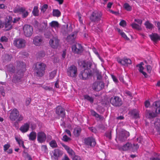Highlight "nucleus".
<instances>
[{"mask_svg":"<svg viewBox=\"0 0 160 160\" xmlns=\"http://www.w3.org/2000/svg\"><path fill=\"white\" fill-rule=\"evenodd\" d=\"M16 62V69L18 71L16 75L13 76L12 82L17 84L19 83L21 84L23 80V77L25 67V64L21 61H18Z\"/></svg>","mask_w":160,"mask_h":160,"instance_id":"nucleus-1","label":"nucleus"},{"mask_svg":"<svg viewBox=\"0 0 160 160\" xmlns=\"http://www.w3.org/2000/svg\"><path fill=\"white\" fill-rule=\"evenodd\" d=\"M52 13L53 15L55 17H59L61 15L60 12L58 9L53 10Z\"/></svg>","mask_w":160,"mask_h":160,"instance_id":"nucleus-41","label":"nucleus"},{"mask_svg":"<svg viewBox=\"0 0 160 160\" xmlns=\"http://www.w3.org/2000/svg\"><path fill=\"white\" fill-rule=\"evenodd\" d=\"M62 140L65 142H68L71 140L70 138L68 137L66 135H64L63 136Z\"/></svg>","mask_w":160,"mask_h":160,"instance_id":"nucleus-52","label":"nucleus"},{"mask_svg":"<svg viewBox=\"0 0 160 160\" xmlns=\"http://www.w3.org/2000/svg\"><path fill=\"white\" fill-rule=\"evenodd\" d=\"M62 146L65 149L67 150V152L70 149L69 147L65 145L64 144H62Z\"/></svg>","mask_w":160,"mask_h":160,"instance_id":"nucleus-63","label":"nucleus"},{"mask_svg":"<svg viewBox=\"0 0 160 160\" xmlns=\"http://www.w3.org/2000/svg\"><path fill=\"white\" fill-rule=\"evenodd\" d=\"M57 72V71L56 70H54L50 73L49 77L50 79H52L54 78Z\"/></svg>","mask_w":160,"mask_h":160,"instance_id":"nucleus-48","label":"nucleus"},{"mask_svg":"<svg viewBox=\"0 0 160 160\" xmlns=\"http://www.w3.org/2000/svg\"><path fill=\"white\" fill-rule=\"evenodd\" d=\"M132 115L135 118H137L139 117V114L138 111L134 109L132 111H131Z\"/></svg>","mask_w":160,"mask_h":160,"instance_id":"nucleus-39","label":"nucleus"},{"mask_svg":"<svg viewBox=\"0 0 160 160\" xmlns=\"http://www.w3.org/2000/svg\"><path fill=\"white\" fill-rule=\"evenodd\" d=\"M104 83L101 81H97L93 83L92 85L93 89L96 91H99L104 88Z\"/></svg>","mask_w":160,"mask_h":160,"instance_id":"nucleus-10","label":"nucleus"},{"mask_svg":"<svg viewBox=\"0 0 160 160\" xmlns=\"http://www.w3.org/2000/svg\"><path fill=\"white\" fill-rule=\"evenodd\" d=\"M7 71L12 73L14 72L15 70V68L12 64H9L7 66Z\"/></svg>","mask_w":160,"mask_h":160,"instance_id":"nucleus-32","label":"nucleus"},{"mask_svg":"<svg viewBox=\"0 0 160 160\" xmlns=\"http://www.w3.org/2000/svg\"><path fill=\"white\" fill-rule=\"evenodd\" d=\"M117 61L119 63L123 65H125L128 64H131L132 62L131 61L130 59L126 58H123V59H121L118 58L117 59Z\"/></svg>","mask_w":160,"mask_h":160,"instance_id":"nucleus-21","label":"nucleus"},{"mask_svg":"<svg viewBox=\"0 0 160 160\" xmlns=\"http://www.w3.org/2000/svg\"><path fill=\"white\" fill-rule=\"evenodd\" d=\"M42 150L45 152H46L48 151L47 146L46 145H42L41 147Z\"/></svg>","mask_w":160,"mask_h":160,"instance_id":"nucleus-57","label":"nucleus"},{"mask_svg":"<svg viewBox=\"0 0 160 160\" xmlns=\"http://www.w3.org/2000/svg\"><path fill=\"white\" fill-rule=\"evenodd\" d=\"M72 48L73 52L78 53H81L82 49V46L79 43L73 45Z\"/></svg>","mask_w":160,"mask_h":160,"instance_id":"nucleus-20","label":"nucleus"},{"mask_svg":"<svg viewBox=\"0 0 160 160\" xmlns=\"http://www.w3.org/2000/svg\"><path fill=\"white\" fill-rule=\"evenodd\" d=\"M77 32H74L72 33L70 35L68 36L67 38L68 42L72 41L76 38L77 35Z\"/></svg>","mask_w":160,"mask_h":160,"instance_id":"nucleus-30","label":"nucleus"},{"mask_svg":"<svg viewBox=\"0 0 160 160\" xmlns=\"http://www.w3.org/2000/svg\"><path fill=\"white\" fill-rule=\"evenodd\" d=\"M119 25L123 27H124L126 26V22L124 20H122L120 22Z\"/></svg>","mask_w":160,"mask_h":160,"instance_id":"nucleus-53","label":"nucleus"},{"mask_svg":"<svg viewBox=\"0 0 160 160\" xmlns=\"http://www.w3.org/2000/svg\"><path fill=\"white\" fill-rule=\"evenodd\" d=\"M109 102L114 107H119L122 103L120 98L118 97L114 96L112 97L109 99Z\"/></svg>","mask_w":160,"mask_h":160,"instance_id":"nucleus-6","label":"nucleus"},{"mask_svg":"<svg viewBox=\"0 0 160 160\" xmlns=\"http://www.w3.org/2000/svg\"><path fill=\"white\" fill-rule=\"evenodd\" d=\"M129 136V133L128 132L124 130H121L119 134L118 139L121 142L125 141L128 137Z\"/></svg>","mask_w":160,"mask_h":160,"instance_id":"nucleus-11","label":"nucleus"},{"mask_svg":"<svg viewBox=\"0 0 160 160\" xmlns=\"http://www.w3.org/2000/svg\"><path fill=\"white\" fill-rule=\"evenodd\" d=\"M68 75L72 78H75L77 75V68L74 65H72L69 67L67 69Z\"/></svg>","mask_w":160,"mask_h":160,"instance_id":"nucleus-8","label":"nucleus"},{"mask_svg":"<svg viewBox=\"0 0 160 160\" xmlns=\"http://www.w3.org/2000/svg\"><path fill=\"white\" fill-rule=\"evenodd\" d=\"M102 14L100 12L94 11L91 14L90 17L91 21L93 22H97L100 20Z\"/></svg>","mask_w":160,"mask_h":160,"instance_id":"nucleus-5","label":"nucleus"},{"mask_svg":"<svg viewBox=\"0 0 160 160\" xmlns=\"http://www.w3.org/2000/svg\"><path fill=\"white\" fill-rule=\"evenodd\" d=\"M49 145L52 148H56L58 147V146L56 141L55 140H53L51 141L49 143Z\"/></svg>","mask_w":160,"mask_h":160,"instance_id":"nucleus-36","label":"nucleus"},{"mask_svg":"<svg viewBox=\"0 0 160 160\" xmlns=\"http://www.w3.org/2000/svg\"><path fill=\"white\" fill-rule=\"evenodd\" d=\"M139 146L138 144H133V146L132 145L131 150L133 152L137 150Z\"/></svg>","mask_w":160,"mask_h":160,"instance_id":"nucleus-50","label":"nucleus"},{"mask_svg":"<svg viewBox=\"0 0 160 160\" xmlns=\"http://www.w3.org/2000/svg\"><path fill=\"white\" fill-rule=\"evenodd\" d=\"M83 67L85 68L79 74V77L83 80H86L92 75V67L93 64L90 61H83L82 63Z\"/></svg>","mask_w":160,"mask_h":160,"instance_id":"nucleus-2","label":"nucleus"},{"mask_svg":"<svg viewBox=\"0 0 160 160\" xmlns=\"http://www.w3.org/2000/svg\"><path fill=\"white\" fill-rule=\"evenodd\" d=\"M48 8V6L47 4H45L43 5L41 8V11L43 13L46 11V9Z\"/></svg>","mask_w":160,"mask_h":160,"instance_id":"nucleus-51","label":"nucleus"},{"mask_svg":"<svg viewBox=\"0 0 160 160\" xmlns=\"http://www.w3.org/2000/svg\"><path fill=\"white\" fill-rule=\"evenodd\" d=\"M56 113L58 115L63 118L65 116V109L61 106H58L56 108Z\"/></svg>","mask_w":160,"mask_h":160,"instance_id":"nucleus-18","label":"nucleus"},{"mask_svg":"<svg viewBox=\"0 0 160 160\" xmlns=\"http://www.w3.org/2000/svg\"><path fill=\"white\" fill-rule=\"evenodd\" d=\"M23 156L25 158V160H32L31 157L25 151L23 152Z\"/></svg>","mask_w":160,"mask_h":160,"instance_id":"nucleus-38","label":"nucleus"},{"mask_svg":"<svg viewBox=\"0 0 160 160\" xmlns=\"http://www.w3.org/2000/svg\"><path fill=\"white\" fill-rule=\"evenodd\" d=\"M44 35L46 38H50L52 36L50 31L49 30H46L44 33Z\"/></svg>","mask_w":160,"mask_h":160,"instance_id":"nucleus-43","label":"nucleus"},{"mask_svg":"<svg viewBox=\"0 0 160 160\" xmlns=\"http://www.w3.org/2000/svg\"><path fill=\"white\" fill-rule=\"evenodd\" d=\"M28 12L27 11H25L22 14V17L23 18H26L28 16Z\"/></svg>","mask_w":160,"mask_h":160,"instance_id":"nucleus-59","label":"nucleus"},{"mask_svg":"<svg viewBox=\"0 0 160 160\" xmlns=\"http://www.w3.org/2000/svg\"><path fill=\"white\" fill-rule=\"evenodd\" d=\"M33 42L35 46H39L43 43V38L40 36H37L34 37L33 38Z\"/></svg>","mask_w":160,"mask_h":160,"instance_id":"nucleus-13","label":"nucleus"},{"mask_svg":"<svg viewBox=\"0 0 160 160\" xmlns=\"http://www.w3.org/2000/svg\"><path fill=\"white\" fill-rule=\"evenodd\" d=\"M25 11V9L23 8H18L16 10V12L22 13V14Z\"/></svg>","mask_w":160,"mask_h":160,"instance_id":"nucleus-47","label":"nucleus"},{"mask_svg":"<svg viewBox=\"0 0 160 160\" xmlns=\"http://www.w3.org/2000/svg\"><path fill=\"white\" fill-rule=\"evenodd\" d=\"M105 135L106 137H108L109 139H111V132H106L105 134Z\"/></svg>","mask_w":160,"mask_h":160,"instance_id":"nucleus-60","label":"nucleus"},{"mask_svg":"<svg viewBox=\"0 0 160 160\" xmlns=\"http://www.w3.org/2000/svg\"><path fill=\"white\" fill-rule=\"evenodd\" d=\"M152 108L155 110V112L158 114H160V101H157L153 102Z\"/></svg>","mask_w":160,"mask_h":160,"instance_id":"nucleus-19","label":"nucleus"},{"mask_svg":"<svg viewBox=\"0 0 160 160\" xmlns=\"http://www.w3.org/2000/svg\"><path fill=\"white\" fill-rule=\"evenodd\" d=\"M81 131V129L80 128L75 129L73 131L74 136L76 137H78L80 135Z\"/></svg>","mask_w":160,"mask_h":160,"instance_id":"nucleus-33","label":"nucleus"},{"mask_svg":"<svg viewBox=\"0 0 160 160\" xmlns=\"http://www.w3.org/2000/svg\"><path fill=\"white\" fill-rule=\"evenodd\" d=\"M46 65L42 63L38 62L34 68V73L36 76L41 77L44 73Z\"/></svg>","mask_w":160,"mask_h":160,"instance_id":"nucleus-4","label":"nucleus"},{"mask_svg":"<svg viewBox=\"0 0 160 160\" xmlns=\"http://www.w3.org/2000/svg\"><path fill=\"white\" fill-rule=\"evenodd\" d=\"M31 102V99L30 98H28L27 99L26 101V105L28 106V105Z\"/></svg>","mask_w":160,"mask_h":160,"instance_id":"nucleus-62","label":"nucleus"},{"mask_svg":"<svg viewBox=\"0 0 160 160\" xmlns=\"http://www.w3.org/2000/svg\"><path fill=\"white\" fill-rule=\"evenodd\" d=\"M12 21V18L9 16V19L6 22L5 24V28L6 31H9L12 28V25L11 24Z\"/></svg>","mask_w":160,"mask_h":160,"instance_id":"nucleus-22","label":"nucleus"},{"mask_svg":"<svg viewBox=\"0 0 160 160\" xmlns=\"http://www.w3.org/2000/svg\"><path fill=\"white\" fill-rule=\"evenodd\" d=\"M84 99L88 101L91 103H92L93 102L94 99L91 97H90L88 95H85L84 96Z\"/></svg>","mask_w":160,"mask_h":160,"instance_id":"nucleus-34","label":"nucleus"},{"mask_svg":"<svg viewBox=\"0 0 160 160\" xmlns=\"http://www.w3.org/2000/svg\"><path fill=\"white\" fill-rule=\"evenodd\" d=\"M49 44L53 48H57L59 45V41L57 37H53L49 41Z\"/></svg>","mask_w":160,"mask_h":160,"instance_id":"nucleus-16","label":"nucleus"},{"mask_svg":"<svg viewBox=\"0 0 160 160\" xmlns=\"http://www.w3.org/2000/svg\"><path fill=\"white\" fill-rule=\"evenodd\" d=\"M67 152L71 156L72 158L75 155V152L71 148Z\"/></svg>","mask_w":160,"mask_h":160,"instance_id":"nucleus-49","label":"nucleus"},{"mask_svg":"<svg viewBox=\"0 0 160 160\" xmlns=\"http://www.w3.org/2000/svg\"><path fill=\"white\" fill-rule=\"evenodd\" d=\"M122 37H123L124 38L126 39L127 40H129V38L123 32L121 33L120 34Z\"/></svg>","mask_w":160,"mask_h":160,"instance_id":"nucleus-61","label":"nucleus"},{"mask_svg":"<svg viewBox=\"0 0 160 160\" xmlns=\"http://www.w3.org/2000/svg\"><path fill=\"white\" fill-rule=\"evenodd\" d=\"M37 139L38 142L40 143L44 142L47 139L46 134L43 132H38L37 134Z\"/></svg>","mask_w":160,"mask_h":160,"instance_id":"nucleus-12","label":"nucleus"},{"mask_svg":"<svg viewBox=\"0 0 160 160\" xmlns=\"http://www.w3.org/2000/svg\"><path fill=\"white\" fill-rule=\"evenodd\" d=\"M72 160H82L80 157L76 155L72 157Z\"/></svg>","mask_w":160,"mask_h":160,"instance_id":"nucleus-58","label":"nucleus"},{"mask_svg":"<svg viewBox=\"0 0 160 160\" xmlns=\"http://www.w3.org/2000/svg\"><path fill=\"white\" fill-rule=\"evenodd\" d=\"M132 148V144L129 142H128L121 147L119 148L120 150H122L123 151H126L130 150H131Z\"/></svg>","mask_w":160,"mask_h":160,"instance_id":"nucleus-25","label":"nucleus"},{"mask_svg":"<svg viewBox=\"0 0 160 160\" xmlns=\"http://www.w3.org/2000/svg\"><path fill=\"white\" fill-rule=\"evenodd\" d=\"M0 41L1 42H7L8 41V39L5 36H2L1 38Z\"/></svg>","mask_w":160,"mask_h":160,"instance_id":"nucleus-55","label":"nucleus"},{"mask_svg":"<svg viewBox=\"0 0 160 160\" xmlns=\"http://www.w3.org/2000/svg\"><path fill=\"white\" fill-rule=\"evenodd\" d=\"M50 26L52 28H58L59 26V23L57 21H52L49 23Z\"/></svg>","mask_w":160,"mask_h":160,"instance_id":"nucleus-37","label":"nucleus"},{"mask_svg":"<svg viewBox=\"0 0 160 160\" xmlns=\"http://www.w3.org/2000/svg\"><path fill=\"white\" fill-rule=\"evenodd\" d=\"M132 28L135 29L140 30L142 29L141 25H139L136 23H133L131 25Z\"/></svg>","mask_w":160,"mask_h":160,"instance_id":"nucleus-40","label":"nucleus"},{"mask_svg":"<svg viewBox=\"0 0 160 160\" xmlns=\"http://www.w3.org/2000/svg\"><path fill=\"white\" fill-rule=\"evenodd\" d=\"M15 139L18 142L19 145L22 146L24 148H25V147L24 145V142L22 140L20 139H18V138L16 137L15 138Z\"/></svg>","mask_w":160,"mask_h":160,"instance_id":"nucleus-44","label":"nucleus"},{"mask_svg":"<svg viewBox=\"0 0 160 160\" xmlns=\"http://www.w3.org/2000/svg\"><path fill=\"white\" fill-rule=\"evenodd\" d=\"M62 154V152L59 149H55L53 152V156L52 157L55 160H58V158L61 156Z\"/></svg>","mask_w":160,"mask_h":160,"instance_id":"nucleus-24","label":"nucleus"},{"mask_svg":"<svg viewBox=\"0 0 160 160\" xmlns=\"http://www.w3.org/2000/svg\"><path fill=\"white\" fill-rule=\"evenodd\" d=\"M41 87L46 90L51 91L52 89V88L51 87H48L45 85H43Z\"/></svg>","mask_w":160,"mask_h":160,"instance_id":"nucleus-54","label":"nucleus"},{"mask_svg":"<svg viewBox=\"0 0 160 160\" xmlns=\"http://www.w3.org/2000/svg\"><path fill=\"white\" fill-rule=\"evenodd\" d=\"M23 32L24 35L27 37H30L33 32V28L32 26L26 24L23 27Z\"/></svg>","mask_w":160,"mask_h":160,"instance_id":"nucleus-7","label":"nucleus"},{"mask_svg":"<svg viewBox=\"0 0 160 160\" xmlns=\"http://www.w3.org/2000/svg\"><path fill=\"white\" fill-rule=\"evenodd\" d=\"M9 118L12 121H16L17 122H19L23 120L24 117L22 115L20 114L18 110L16 108H14L10 113Z\"/></svg>","mask_w":160,"mask_h":160,"instance_id":"nucleus-3","label":"nucleus"},{"mask_svg":"<svg viewBox=\"0 0 160 160\" xmlns=\"http://www.w3.org/2000/svg\"><path fill=\"white\" fill-rule=\"evenodd\" d=\"M146 28L147 29L152 30L153 28V25L150 23L148 21H147L144 23Z\"/></svg>","mask_w":160,"mask_h":160,"instance_id":"nucleus-35","label":"nucleus"},{"mask_svg":"<svg viewBox=\"0 0 160 160\" xmlns=\"http://www.w3.org/2000/svg\"><path fill=\"white\" fill-rule=\"evenodd\" d=\"M37 133L34 132H32L28 136L29 140L31 141H34L36 138Z\"/></svg>","mask_w":160,"mask_h":160,"instance_id":"nucleus-31","label":"nucleus"},{"mask_svg":"<svg viewBox=\"0 0 160 160\" xmlns=\"http://www.w3.org/2000/svg\"><path fill=\"white\" fill-rule=\"evenodd\" d=\"M2 58L3 62H8L11 61L12 58V56L11 55L6 54L2 56Z\"/></svg>","mask_w":160,"mask_h":160,"instance_id":"nucleus-27","label":"nucleus"},{"mask_svg":"<svg viewBox=\"0 0 160 160\" xmlns=\"http://www.w3.org/2000/svg\"><path fill=\"white\" fill-rule=\"evenodd\" d=\"M10 145L9 144H6L4 145V151H6L10 147Z\"/></svg>","mask_w":160,"mask_h":160,"instance_id":"nucleus-56","label":"nucleus"},{"mask_svg":"<svg viewBox=\"0 0 160 160\" xmlns=\"http://www.w3.org/2000/svg\"><path fill=\"white\" fill-rule=\"evenodd\" d=\"M124 8L128 11H130L132 10L131 7L127 3H125L124 5Z\"/></svg>","mask_w":160,"mask_h":160,"instance_id":"nucleus-46","label":"nucleus"},{"mask_svg":"<svg viewBox=\"0 0 160 160\" xmlns=\"http://www.w3.org/2000/svg\"><path fill=\"white\" fill-rule=\"evenodd\" d=\"M154 125L155 128L160 127V119L156 118L154 122Z\"/></svg>","mask_w":160,"mask_h":160,"instance_id":"nucleus-45","label":"nucleus"},{"mask_svg":"<svg viewBox=\"0 0 160 160\" xmlns=\"http://www.w3.org/2000/svg\"><path fill=\"white\" fill-rule=\"evenodd\" d=\"M84 141L85 143L87 145L92 147L95 145L96 142L95 140L92 137L85 138Z\"/></svg>","mask_w":160,"mask_h":160,"instance_id":"nucleus-17","label":"nucleus"},{"mask_svg":"<svg viewBox=\"0 0 160 160\" xmlns=\"http://www.w3.org/2000/svg\"><path fill=\"white\" fill-rule=\"evenodd\" d=\"M92 74H95L97 76V79L101 80L102 78L101 72L97 70L96 65L93 64V67H92Z\"/></svg>","mask_w":160,"mask_h":160,"instance_id":"nucleus-14","label":"nucleus"},{"mask_svg":"<svg viewBox=\"0 0 160 160\" xmlns=\"http://www.w3.org/2000/svg\"><path fill=\"white\" fill-rule=\"evenodd\" d=\"M143 64V62H141L140 64L137 65L136 66L139 67L138 70L139 71L144 75L145 78H146L148 77V76L146 72L143 71L144 68L142 66V65Z\"/></svg>","mask_w":160,"mask_h":160,"instance_id":"nucleus-29","label":"nucleus"},{"mask_svg":"<svg viewBox=\"0 0 160 160\" xmlns=\"http://www.w3.org/2000/svg\"><path fill=\"white\" fill-rule=\"evenodd\" d=\"M26 40L22 38L17 39L14 40L13 44L18 48H22L26 46Z\"/></svg>","mask_w":160,"mask_h":160,"instance_id":"nucleus-9","label":"nucleus"},{"mask_svg":"<svg viewBox=\"0 0 160 160\" xmlns=\"http://www.w3.org/2000/svg\"><path fill=\"white\" fill-rule=\"evenodd\" d=\"M149 36L151 39L154 42H156L158 40H160V36L157 33H152V34L150 35Z\"/></svg>","mask_w":160,"mask_h":160,"instance_id":"nucleus-28","label":"nucleus"},{"mask_svg":"<svg viewBox=\"0 0 160 160\" xmlns=\"http://www.w3.org/2000/svg\"><path fill=\"white\" fill-rule=\"evenodd\" d=\"M134 21L140 25H141L142 23V20L140 19H135Z\"/></svg>","mask_w":160,"mask_h":160,"instance_id":"nucleus-64","label":"nucleus"},{"mask_svg":"<svg viewBox=\"0 0 160 160\" xmlns=\"http://www.w3.org/2000/svg\"><path fill=\"white\" fill-rule=\"evenodd\" d=\"M146 113L148 118L150 119L153 118L157 116V114L155 112H153L152 111L147 110Z\"/></svg>","mask_w":160,"mask_h":160,"instance_id":"nucleus-26","label":"nucleus"},{"mask_svg":"<svg viewBox=\"0 0 160 160\" xmlns=\"http://www.w3.org/2000/svg\"><path fill=\"white\" fill-rule=\"evenodd\" d=\"M30 123H26L21 126L20 128V130L22 133H24L28 131Z\"/></svg>","mask_w":160,"mask_h":160,"instance_id":"nucleus-23","label":"nucleus"},{"mask_svg":"<svg viewBox=\"0 0 160 160\" xmlns=\"http://www.w3.org/2000/svg\"><path fill=\"white\" fill-rule=\"evenodd\" d=\"M32 12L33 15L35 16L38 15V10L37 7L35 6L34 7Z\"/></svg>","mask_w":160,"mask_h":160,"instance_id":"nucleus-42","label":"nucleus"},{"mask_svg":"<svg viewBox=\"0 0 160 160\" xmlns=\"http://www.w3.org/2000/svg\"><path fill=\"white\" fill-rule=\"evenodd\" d=\"M92 74H95L97 76V79L101 80L102 78L101 72L97 70L96 65L93 64V67H92Z\"/></svg>","mask_w":160,"mask_h":160,"instance_id":"nucleus-15","label":"nucleus"}]
</instances>
